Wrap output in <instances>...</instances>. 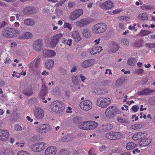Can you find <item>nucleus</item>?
<instances>
[{
  "label": "nucleus",
  "instance_id": "1",
  "mask_svg": "<svg viewBox=\"0 0 155 155\" xmlns=\"http://www.w3.org/2000/svg\"><path fill=\"white\" fill-rule=\"evenodd\" d=\"M2 33L5 37L12 38L18 36L19 34V31L17 29L7 27L3 29Z\"/></svg>",
  "mask_w": 155,
  "mask_h": 155
},
{
  "label": "nucleus",
  "instance_id": "2",
  "mask_svg": "<svg viewBox=\"0 0 155 155\" xmlns=\"http://www.w3.org/2000/svg\"><path fill=\"white\" fill-rule=\"evenodd\" d=\"M52 110L56 113L62 112L65 109V106L61 101H55L53 102L51 106Z\"/></svg>",
  "mask_w": 155,
  "mask_h": 155
},
{
  "label": "nucleus",
  "instance_id": "3",
  "mask_svg": "<svg viewBox=\"0 0 155 155\" xmlns=\"http://www.w3.org/2000/svg\"><path fill=\"white\" fill-rule=\"evenodd\" d=\"M107 29V25L104 23H98L94 25L93 32L95 34H99L104 32Z\"/></svg>",
  "mask_w": 155,
  "mask_h": 155
},
{
  "label": "nucleus",
  "instance_id": "4",
  "mask_svg": "<svg viewBox=\"0 0 155 155\" xmlns=\"http://www.w3.org/2000/svg\"><path fill=\"white\" fill-rule=\"evenodd\" d=\"M110 99L108 97H100L97 99V104L101 107H106L110 103Z\"/></svg>",
  "mask_w": 155,
  "mask_h": 155
},
{
  "label": "nucleus",
  "instance_id": "5",
  "mask_svg": "<svg viewBox=\"0 0 155 155\" xmlns=\"http://www.w3.org/2000/svg\"><path fill=\"white\" fill-rule=\"evenodd\" d=\"M118 111V109L116 107L112 106L108 107L106 109L105 114L107 118H111L114 117Z\"/></svg>",
  "mask_w": 155,
  "mask_h": 155
},
{
  "label": "nucleus",
  "instance_id": "6",
  "mask_svg": "<svg viewBox=\"0 0 155 155\" xmlns=\"http://www.w3.org/2000/svg\"><path fill=\"white\" fill-rule=\"evenodd\" d=\"M123 137L122 134L119 132H114L110 131L106 135V137L108 139L112 140H116L121 138Z\"/></svg>",
  "mask_w": 155,
  "mask_h": 155
},
{
  "label": "nucleus",
  "instance_id": "7",
  "mask_svg": "<svg viewBox=\"0 0 155 155\" xmlns=\"http://www.w3.org/2000/svg\"><path fill=\"white\" fill-rule=\"evenodd\" d=\"M99 7L103 10H109L114 7V4L112 1L107 0L104 2H99Z\"/></svg>",
  "mask_w": 155,
  "mask_h": 155
},
{
  "label": "nucleus",
  "instance_id": "8",
  "mask_svg": "<svg viewBox=\"0 0 155 155\" xmlns=\"http://www.w3.org/2000/svg\"><path fill=\"white\" fill-rule=\"evenodd\" d=\"M92 103L90 101L86 100L81 102L80 104V108L84 110H89L92 107Z\"/></svg>",
  "mask_w": 155,
  "mask_h": 155
},
{
  "label": "nucleus",
  "instance_id": "9",
  "mask_svg": "<svg viewBox=\"0 0 155 155\" xmlns=\"http://www.w3.org/2000/svg\"><path fill=\"white\" fill-rule=\"evenodd\" d=\"M8 131L6 130L0 129V141L2 142L7 141L9 137Z\"/></svg>",
  "mask_w": 155,
  "mask_h": 155
},
{
  "label": "nucleus",
  "instance_id": "10",
  "mask_svg": "<svg viewBox=\"0 0 155 155\" xmlns=\"http://www.w3.org/2000/svg\"><path fill=\"white\" fill-rule=\"evenodd\" d=\"M83 13L82 9H78L71 12L69 16V18L72 20H74L82 15Z\"/></svg>",
  "mask_w": 155,
  "mask_h": 155
},
{
  "label": "nucleus",
  "instance_id": "11",
  "mask_svg": "<svg viewBox=\"0 0 155 155\" xmlns=\"http://www.w3.org/2000/svg\"><path fill=\"white\" fill-rule=\"evenodd\" d=\"M34 115L36 119L41 120L44 116V111L41 108L38 107L35 110Z\"/></svg>",
  "mask_w": 155,
  "mask_h": 155
},
{
  "label": "nucleus",
  "instance_id": "12",
  "mask_svg": "<svg viewBox=\"0 0 155 155\" xmlns=\"http://www.w3.org/2000/svg\"><path fill=\"white\" fill-rule=\"evenodd\" d=\"M63 36V34L59 33L55 35L52 38L50 44L52 47H55L58 43L59 40Z\"/></svg>",
  "mask_w": 155,
  "mask_h": 155
},
{
  "label": "nucleus",
  "instance_id": "13",
  "mask_svg": "<svg viewBox=\"0 0 155 155\" xmlns=\"http://www.w3.org/2000/svg\"><path fill=\"white\" fill-rule=\"evenodd\" d=\"M57 148L54 146L48 147L45 150V155H55L57 152Z\"/></svg>",
  "mask_w": 155,
  "mask_h": 155
},
{
  "label": "nucleus",
  "instance_id": "14",
  "mask_svg": "<svg viewBox=\"0 0 155 155\" xmlns=\"http://www.w3.org/2000/svg\"><path fill=\"white\" fill-rule=\"evenodd\" d=\"M90 22L89 19L87 18H84L77 21L76 22V24L78 27H83L89 24Z\"/></svg>",
  "mask_w": 155,
  "mask_h": 155
},
{
  "label": "nucleus",
  "instance_id": "15",
  "mask_svg": "<svg viewBox=\"0 0 155 155\" xmlns=\"http://www.w3.org/2000/svg\"><path fill=\"white\" fill-rule=\"evenodd\" d=\"M48 92V88L45 85H43L39 94V97L42 100H44L45 99V97L46 96Z\"/></svg>",
  "mask_w": 155,
  "mask_h": 155
},
{
  "label": "nucleus",
  "instance_id": "16",
  "mask_svg": "<svg viewBox=\"0 0 155 155\" xmlns=\"http://www.w3.org/2000/svg\"><path fill=\"white\" fill-rule=\"evenodd\" d=\"M42 42L43 41L41 39H37L35 41L33 47L36 51H41Z\"/></svg>",
  "mask_w": 155,
  "mask_h": 155
},
{
  "label": "nucleus",
  "instance_id": "17",
  "mask_svg": "<svg viewBox=\"0 0 155 155\" xmlns=\"http://www.w3.org/2000/svg\"><path fill=\"white\" fill-rule=\"evenodd\" d=\"M35 12V8L33 7H26L22 10V12L24 15L33 14Z\"/></svg>",
  "mask_w": 155,
  "mask_h": 155
},
{
  "label": "nucleus",
  "instance_id": "18",
  "mask_svg": "<svg viewBox=\"0 0 155 155\" xmlns=\"http://www.w3.org/2000/svg\"><path fill=\"white\" fill-rule=\"evenodd\" d=\"M155 90L153 89H150L149 88H145L142 91H138V94L139 95H150Z\"/></svg>",
  "mask_w": 155,
  "mask_h": 155
},
{
  "label": "nucleus",
  "instance_id": "19",
  "mask_svg": "<svg viewBox=\"0 0 155 155\" xmlns=\"http://www.w3.org/2000/svg\"><path fill=\"white\" fill-rule=\"evenodd\" d=\"M95 63L94 59H89L84 61L81 64L82 67L86 68L94 64Z\"/></svg>",
  "mask_w": 155,
  "mask_h": 155
},
{
  "label": "nucleus",
  "instance_id": "20",
  "mask_svg": "<svg viewBox=\"0 0 155 155\" xmlns=\"http://www.w3.org/2000/svg\"><path fill=\"white\" fill-rule=\"evenodd\" d=\"M102 50V47L99 46L93 47L89 50L90 53L92 55L96 54L101 52Z\"/></svg>",
  "mask_w": 155,
  "mask_h": 155
},
{
  "label": "nucleus",
  "instance_id": "21",
  "mask_svg": "<svg viewBox=\"0 0 155 155\" xmlns=\"http://www.w3.org/2000/svg\"><path fill=\"white\" fill-rule=\"evenodd\" d=\"M55 55V51L51 50H45L43 51V55L45 57H51Z\"/></svg>",
  "mask_w": 155,
  "mask_h": 155
},
{
  "label": "nucleus",
  "instance_id": "22",
  "mask_svg": "<svg viewBox=\"0 0 155 155\" xmlns=\"http://www.w3.org/2000/svg\"><path fill=\"white\" fill-rule=\"evenodd\" d=\"M151 141V139L147 138L141 140L139 142V145L141 147H145L149 145Z\"/></svg>",
  "mask_w": 155,
  "mask_h": 155
},
{
  "label": "nucleus",
  "instance_id": "23",
  "mask_svg": "<svg viewBox=\"0 0 155 155\" xmlns=\"http://www.w3.org/2000/svg\"><path fill=\"white\" fill-rule=\"evenodd\" d=\"M120 48L119 45L117 43L113 42L110 45V51L112 52H115L117 51Z\"/></svg>",
  "mask_w": 155,
  "mask_h": 155
},
{
  "label": "nucleus",
  "instance_id": "24",
  "mask_svg": "<svg viewBox=\"0 0 155 155\" xmlns=\"http://www.w3.org/2000/svg\"><path fill=\"white\" fill-rule=\"evenodd\" d=\"M82 126H98V124L93 121H84L81 124Z\"/></svg>",
  "mask_w": 155,
  "mask_h": 155
},
{
  "label": "nucleus",
  "instance_id": "25",
  "mask_svg": "<svg viewBox=\"0 0 155 155\" xmlns=\"http://www.w3.org/2000/svg\"><path fill=\"white\" fill-rule=\"evenodd\" d=\"M0 155H14V152L12 150L9 149L3 150H0Z\"/></svg>",
  "mask_w": 155,
  "mask_h": 155
},
{
  "label": "nucleus",
  "instance_id": "26",
  "mask_svg": "<svg viewBox=\"0 0 155 155\" xmlns=\"http://www.w3.org/2000/svg\"><path fill=\"white\" fill-rule=\"evenodd\" d=\"M32 36V34L29 32H25L21 35L18 37V38L20 39H29Z\"/></svg>",
  "mask_w": 155,
  "mask_h": 155
},
{
  "label": "nucleus",
  "instance_id": "27",
  "mask_svg": "<svg viewBox=\"0 0 155 155\" xmlns=\"http://www.w3.org/2000/svg\"><path fill=\"white\" fill-rule=\"evenodd\" d=\"M72 35L77 42H78L81 40V38L80 36L79 33L76 30L73 31Z\"/></svg>",
  "mask_w": 155,
  "mask_h": 155
},
{
  "label": "nucleus",
  "instance_id": "28",
  "mask_svg": "<svg viewBox=\"0 0 155 155\" xmlns=\"http://www.w3.org/2000/svg\"><path fill=\"white\" fill-rule=\"evenodd\" d=\"M50 128L49 127H37V130L38 132L44 133L47 132L48 130H50Z\"/></svg>",
  "mask_w": 155,
  "mask_h": 155
},
{
  "label": "nucleus",
  "instance_id": "29",
  "mask_svg": "<svg viewBox=\"0 0 155 155\" xmlns=\"http://www.w3.org/2000/svg\"><path fill=\"white\" fill-rule=\"evenodd\" d=\"M45 64L46 68L50 69L52 68L54 64V61L52 60H48L45 61Z\"/></svg>",
  "mask_w": 155,
  "mask_h": 155
},
{
  "label": "nucleus",
  "instance_id": "30",
  "mask_svg": "<svg viewBox=\"0 0 155 155\" xmlns=\"http://www.w3.org/2000/svg\"><path fill=\"white\" fill-rule=\"evenodd\" d=\"M74 138V136L72 135H67L61 138V140L64 142H68L71 141Z\"/></svg>",
  "mask_w": 155,
  "mask_h": 155
},
{
  "label": "nucleus",
  "instance_id": "31",
  "mask_svg": "<svg viewBox=\"0 0 155 155\" xmlns=\"http://www.w3.org/2000/svg\"><path fill=\"white\" fill-rule=\"evenodd\" d=\"M24 24L27 26H32L35 24L34 21L31 18H26L24 20Z\"/></svg>",
  "mask_w": 155,
  "mask_h": 155
},
{
  "label": "nucleus",
  "instance_id": "32",
  "mask_svg": "<svg viewBox=\"0 0 155 155\" xmlns=\"http://www.w3.org/2000/svg\"><path fill=\"white\" fill-rule=\"evenodd\" d=\"M23 93L28 96L31 95L33 93L32 87H30L25 89L23 91Z\"/></svg>",
  "mask_w": 155,
  "mask_h": 155
},
{
  "label": "nucleus",
  "instance_id": "33",
  "mask_svg": "<svg viewBox=\"0 0 155 155\" xmlns=\"http://www.w3.org/2000/svg\"><path fill=\"white\" fill-rule=\"evenodd\" d=\"M82 34L84 36L86 37H89L91 35V31L87 28H86L83 29Z\"/></svg>",
  "mask_w": 155,
  "mask_h": 155
},
{
  "label": "nucleus",
  "instance_id": "34",
  "mask_svg": "<svg viewBox=\"0 0 155 155\" xmlns=\"http://www.w3.org/2000/svg\"><path fill=\"white\" fill-rule=\"evenodd\" d=\"M148 16L146 13L140 14L138 16V19L140 21L145 20L148 19Z\"/></svg>",
  "mask_w": 155,
  "mask_h": 155
},
{
  "label": "nucleus",
  "instance_id": "35",
  "mask_svg": "<svg viewBox=\"0 0 155 155\" xmlns=\"http://www.w3.org/2000/svg\"><path fill=\"white\" fill-rule=\"evenodd\" d=\"M137 146V144L133 142L128 143L126 145V149L128 150L133 149Z\"/></svg>",
  "mask_w": 155,
  "mask_h": 155
},
{
  "label": "nucleus",
  "instance_id": "36",
  "mask_svg": "<svg viewBox=\"0 0 155 155\" xmlns=\"http://www.w3.org/2000/svg\"><path fill=\"white\" fill-rule=\"evenodd\" d=\"M151 33L152 32L149 31L142 30L138 34V35L141 37H143L144 36L148 35L149 34Z\"/></svg>",
  "mask_w": 155,
  "mask_h": 155
},
{
  "label": "nucleus",
  "instance_id": "37",
  "mask_svg": "<svg viewBox=\"0 0 155 155\" xmlns=\"http://www.w3.org/2000/svg\"><path fill=\"white\" fill-rule=\"evenodd\" d=\"M127 63L129 65L134 66L136 64L135 59L134 58H130L128 59Z\"/></svg>",
  "mask_w": 155,
  "mask_h": 155
},
{
  "label": "nucleus",
  "instance_id": "38",
  "mask_svg": "<svg viewBox=\"0 0 155 155\" xmlns=\"http://www.w3.org/2000/svg\"><path fill=\"white\" fill-rule=\"evenodd\" d=\"M36 144L40 151L44 150L46 146V143L44 142L38 143Z\"/></svg>",
  "mask_w": 155,
  "mask_h": 155
},
{
  "label": "nucleus",
  "instance_id": "39",
  "mask_svg": "<svg viewBox=\"0 0 155 155\" xmlns=\"http://www.w3.org/2000/svg\"><path fill=\"white\" fill-rule=\"evenodd\" d=\"M128 80L124 78H121L117 80L116 83L118 85L124 83L126 82Z\"/></svg>",
  "mask_w": 155,
  "mask_h": 155
},
{
  "label": "nucleus",
  "instance_id": "40",
  "mask_svg": "<svg viewBox=\"0 0 155 155\" xmlns=\"http://www.w3.org/2000/svg\"><path fill=\"white\" fill-rule=\"evenodd\" d=\"M143 40L141 39H140L138 40L134 43L133 44L134 47H139L142 46V43L143 42Z\"/></svg>",
  "mask_w": 155,
  "mask_h": 155
},
{
  "label": "nucleus",
  "instance_id": "41",
  "mask_svg": "<svg viewBox=\"0 0 155 155\" xmlns=\"http://www.w3.org/2000/svg\"><path fill=\"white\" fill-rule=\"evenodd\" d=\"M70 152L68 150L62 149L59 152V155H70Z\"/></svg>",
  "mask_w": 155,
  "mask_h": 155
},
{
  "label": "nucleus",
  "instance_id": "42",
  "mask_svg": "<svg viewBox=\"0 0 155 155\" xmlns=\"http://www.w3.org/2000/svg\"><path fill=\"white\" fill-rule=\"evenodd\" d=\"M41 59V58L39 57H37L35 59L32 61V62L34 61H35V67L37 68L38 67V65L40 63V60Z\"/></svg>",
  "mask_w": 155,
  "mask_h": 155
},
{
  "label": "nucleus",
  "instance_id": "43",
  "mask_svg": "<svg viewBox=\"0 0 155 155\" xmlns=\"http://www.w3.org/2000/svg\"><path fill=\"white\" fill-rule=\"evenodd\" d=\"M72 80L73 83L75 85H76L78 84L79 81V78L77 76L75 75L73 76L72 78Z\"/></svg>",
  "mask_w": 155,
  "mask_h": 155
},
{
  "label": "nucleus",
  "instance_id": "44",
  "mask_svg": "<svg viewBox=\"0 0 155 155\" xmlns=\"http://www.w3.org/2000/svg\"><path fill=\"white\" fill-rule=\"evenodd\" d=\"M64 27L65 28H68L70 31H71L72 28L71 24L67 22L64 23Z\"/></svg>",
  "mask_w": 155,
  "mask_h": 155
},
{
  "label": "nucleus",
  "instance_id": "45",
  "mask_svg": "<svg viewBox=\"0 0 155 155\" xmlns=\"http://www.w3.org/2000/svg\"><path fill=\"white\" fill-rule=\"evenodd\" d=\"M81 120V118L80 117L78 116H76L73 118V123L78 124L80 122Z\"/></svg>",
  "mask_w": 155,
  "mask_h": 155
},
{
  "label": "nucleus",
  "instance_id": "46",
  "mask_svg": "<svg viewBox=\"0 0 155 155\" xmlns=\"http://www.w3.org/2000/svg\"><path fill=\"white\" fill-rule=\"evenodd\" d=\"M95 127H80V128L83 130H89L94 129Z\"/></svg>",
  "mask_w": 155,
  "mask_h": 155
},
{
  "label": "nucleus",
  "instance_id": "47",
  "mask_svg": "<svg viewBox=\"0 0 155 155\" xmlns=\"http://www.w3.org/2000/svg\"><path fill=\"white\" fill-rule=\"evenodd\" d=\"M145 45L146 47L147 48H155V43H147L145 44Z\"/></svg>",
  "mask_w": 155,
  "mask_h": 155
},
{
  "label": "nucleus",
  "instance_id": "48",
  "mask_svg": "<svg viewBox=\"0 0 155 155\" xmlns=\"http://www.w3.org/2000/svg\"><path fill=\"white\" fill-rule=\"evenodd\" d=\"M120 20L121 21H127L130 19V18L126 16H121L119 17V18Z\"/></svg>",
  "mask_w": 155,
  "mask_h": 155
},
{
  "label": "nucleus",
  "instance_id": "49",
  "mask_svg": "<svg viewBox=\"0 0 155 155\" xmlns=\"http://www.w3.org/2000/svg\"><path fill=\"white\" fill-rule=\"evenodd\" d=\"M17 155H30V154L26 151L21 150L18 153Z\"/></svg>",
  "mask_w": 155,
  "mask_h": 155
},
{
  "label": "nucleus",
  "instance_id": "50",
  "mask_svg": "<svg viewBox=\"0 0 155 155\" xmlns=\"http://www.w3.org/2000/svg\"><path fill=\"white\" fill-rule=\"evenodd\" d=\"M140 136V139L143 138L147 136V133L145 132H139Z\"/></svg>",
  "mask_w": 155,
  "mask_h": 155
},
{
  "label": "nucleus",
  "instance_id": "51",
  "mask_svg": "<svg viewBox=\"0 0 155 155\" xmlns=\"http://www.w3.org/2000/svg\"><path fill=\"white\" fill-rule=\"evenodd\" d=\"M72 40L71 39H69L67 41L64 40L63 43L64 44H66L67 45L71 46L72 43Z\"/></svg>",
  "mask_w": 155,
  "mask_h": 155
},
{
  "label": "nucleus",
  "instance_id": "52",
  "mask_svg": "<svg viewBox=\"0 0 155 155\" xmlns=\"http://www.w3.org/2000/svg\"><path fill=\"white\" fill-rule=\"evenodd\" d=\"M133 139L134 140H137L140 139V137L139 133H138L134 135L132 137Z\"/></svg>",
  "mask_w": 155,
  "mask_h": 155
},
{
  "label": "nucleus",
  "instance_id": "53",
  "mask_svg": "<svg viewBox=\"0 0 155 155\" xmlns=\"http://www.w3.org/2000/svg\"><path fill=\"white\" fill-rule=\"evenodd\" d=\"M50 6L49 5H45L43 7V11L44 12H47L50 10Z\"/></svg>",
  "mask_w": 155,
  "mask_h": 155
},
{
  "label": "nucleus",
  "instance_id": "54",
  "mask_svg": "<svg viewBox=\"0 0 155 155\" xmlns=\"http://www.w3.org/2000/svg\"><path fill=\"white\" fill-rule=\"evenodd\" d=\"M32 150L33 151L35 152H38L40 151L38 147L37 146L36 143L33 146L32 148Z\"/></svg>",
  "mask_w": 155,
  "mask_h": 155
},
{
  "label": "nucleus",
  "instance_id": "55",
  "mask_svg": "<svg viewBox=\"0 0 155 155\" xmlns=\"http://www.w3.org/2000/svg\"><path fill=\"white\" fill-rule=\"evenodd\" d=\"M40 136L39 135H36L31 138V140L33 141H35L39 140L40 139Z\"/></svg>",
  "mask_w": 155,
  "mask_h": 155
},
{
  "label": "nucleus",
  "instance_id": "56",
  "mask_svg": "<svg viewBox=\"0 0 155 155\" xmlns=\"http://www.w3.org/2000/svg\"><path fill=\"white\" fill-rule=\"evenodd\" d=\"M144 72V70L142 69H138L135 71V72L136 74H142Z\"/></svg>",
  "mask_w": 155,
  "mask_h": 155
},
{
  "label": "nucleus",
  "instance_id": "57",
  "mask_svg": "<svg viewBox=\"0 0 155 155\" xmlns=\"http://www.w3.org/2000/svg\"><path fill=\"white\" fill-rule=\"evenodd\" d=\"M122 10L121 9H117L114 10L113 12L112 15L116 14L119 13L120 12L122 11Z\"/></svg>",
  "mask_w": 155,
  "mask_h": 155
},
{
  "label": "nucleus",
  "instance_id": "58",
  "mask_svg": "<svg viewBox=\"0 0 155 155\" xmlns=\"http://www.w3.org/2000/svg\"><path fill=\"white\" fill-rule=\"evenodd\" d=\"M131 109L134 112H136L138 110L139 107L137 105H134L131 107Z\"/></svg>",
  "mask_w": 155,
  "mask_h": 155
},
{
  "label": "nucleus",
  "instance_id": "59",
  "mask_svg": "<svg viewBox=\"0 0 155 155\" xmlns=\"http://www.w3.org/2000/svg\"><path fill=\"white\" fill-rule=\"evenodd\" d=\"M112 128V127H107L106 128H105L104 129H103L102 130H100V132H104L106 131L107 130H110Z\"/></svg>",
  "mask_w": 155,
  "mask_h": 155
},
{
  "label": "nucleus",
  "instance_id": "60",
  "mask_svg": "<svg viewBox=\"0 0 155 155\" xmlns=\"http://www.w3.org/2000/svg\"><path fill=\"white\" fill-rule=\"evenodd\" d=\"M122 42L124 45H129V41L126 39H122Z\"/></svg>",
  "mask_w": 155,
  "mask_h": 155
},
{
  "label": "nucleus",
  "instance_id": "61",
  "mask_svg": "<svg viewBox=\"0 0 155 155\" xmlns=\"http://www.w3.org/2000/svg\"><path fill=\"white\" fill-rule=\"evenodd\" d=\"M16 144L17 145L18 147H20L22 148L24 147L25 145V143L24 142L20 143H16Z\"/></svg>",
  "mask_w": 155,
  "mask_h": 155
},
{
  "label": "nucleus",
  "instance_id": "62",
  "mask_svg": "<svg viewBox=\"0 0 155 155\" xmlns=\"http://www.w3.org/2000/svg\"><path fill=\"white\" fill-rule=\"evenodd\" d=\"M11 61L9 58H7L4 62V63L5 64H8L11 63Z\"/></svg>",
  "mask_w": 155,
  "mask_h": 155
},
{
  "label": "nucleus",
  "instance_id": "63",
  "mask_svg": "<svg viewBox=\"0 0 155 155\" xmlns=\"http://www.w3.org/2000/svg\"><path fill=\"white\" fill-rule=\"evenodd\" d=\"M74 5L75 3H74L70 2L68 4V7L69 8H71L74 6Z\"/></svg>",
  "mask_w": 155,
  "mask_h": 155
},
{
  "label": "nucleus",
  "instance_id": "64",
  "mask_svg": "<svg viewBox=\"0 0 155 155\" xmlns=\"http://www.w3.org/2000/svg\"><path fill=\"white\" fill-rule=\"evenodd\" d=\"M117 120L119 122L124 123L125 122L124 120L123 119L120 117H118L117 118Z\"/></svg>",
  "mask_w": 155,
  "mask_h": 155
}]
</instances>
